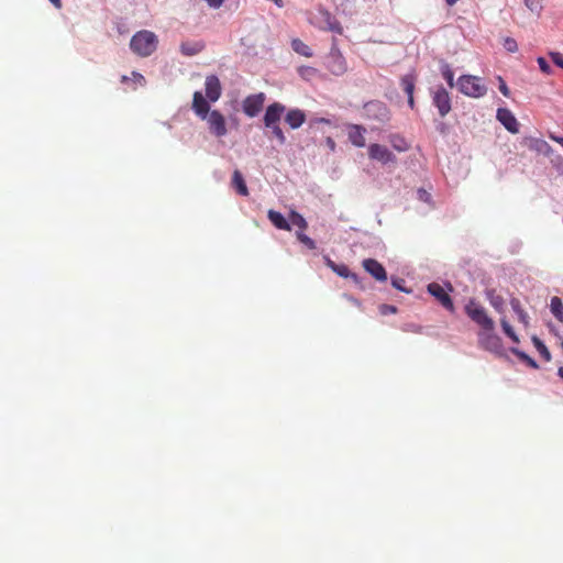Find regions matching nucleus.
Returning a JSON list of instances; mask_svg holds the SVG:
<instances>
[{"instance_id":"56","label":"nucleus","mask_w":563,"mask_h":563,"mask_svg":"<svg viewBox=\"0 0 563 563\" xmlns=\"http://www.w3.org/2000/svg\"><path fill=\"white\" fill-rule=\"evenodd\" d=\"M446 287L449 288L450 291L453 290V287H452V285L450 283L446 284Z\"/></svg>"},{"instance_id":"30","label":"nucleus","mask_w":563,"mask_h":563,"mask_svg":"<svg viewBox=\"0 0 563 563\" xmlns=\"http://www.w3.org/2000/svg\"><path fill=\"white\" fill-rule=\"evenodd\" d=\"M291 48L299 55L301 56H305V57H311L312 56V51L311 48L305 44L299 38H294L291 41Z\"/></svg>"},{"instance_id":"46","label":"nucleus","mask_w":563,"mask_h":563,"mask_svg":"<svg viewBox=\"0 0 563 563\" xmlns=\"http://www.w3.org/2000/svg\"><path fill=\"white\" fill-rule=\"evenodd\" d=\"M325 145H327V147H328L331 152H335L336 144H335V141H334L331 136H328V137L325 139Z\"/></svg>"},{"instance_id":"21","label":"nucleus","mask_w":563,"mask_h":563,"mask_svg":"<svg viewBox=\"0 0 563 563\" xmlns=\"http://www.w3.org/2000/svg\"><path fill=\"white\" fill-rule=\"evenodd\" d=\"M205 48V43L202 41L195 42H183L179 46V51L185 56H195L202 52Z\"/></svg>"},{"instance_id":"31","label":"nucleus","mask_w":563,"mask_h":563,"mask_svg":"<svg viewBox=\"0 0 563 563\" xmlns=\"http://www.w3.org/2000/svg\"><path fill=\"white\" fill-rule=\"evenodd\" d=\"M388 140L391 146L398 152H406L409 148L407 141L399 134H390Z\"/></svg>"},{"instance_id":"50","label":"nucleus","mask_w":563,"mask_h":563,"mask_svg":"<svg viewBox=\"0 0 563 563\" xmlns=\"http://www.w3.org/2000/svg\"><path fill=\"white\" fill-rule=\"evenodd\" d=\"M51 3L56 8V9H60L62 8V0H49Z\"/></svg>"},{"instance_id":"3","label":"nucleus","mask_w":563,"mask_h":563,"mask_svg":"<svg viewBox=\"0 0 563 563\" xmlns=\"http://www.w3.org/2000/svg\"><path fill=\"white\" fill-rule=\"evenodd\" d=\"M465 313L466 316L476 324H478L483 330H494L495 322L488 317L485 308L481 306L475 299H470L465 305Z\"/></svg>"},{"instance_id":"22","label":"nucleus","mask_w":563,"mask_h":563,"mask_svg":"<svg viewBox=\"0 0 563 563\" xmlns=\"http://www.w3.org/2000/svg\"><path fill=\"white\" fill-rule=\"evenodd\" d=\"M267 218L275 228L285 231L291 230L289 221L279 211L269 210L267 213Z\"/></svg>"},{"instance_id":"45","label":"nucleus","mask_w":563,"mask_h":563,"mask_svg":"<svg viewBox=\"0 0 563 563\" xmlns=\"http://www.w3.org/2000/svg\"><path fill=\"white\" fill-rule=\"evenodd\" d=\"M320 123L330 124L331 121L329 119H325V118H314V119L310 120L309 126L312 128L313 125L320 124Z\"/></svg>"},{"instance_id":"10","label":"nucleus","mask_w":563,"mask_h":563,"mask_svg":"<svg viewBox=\"0 0 563 563\" xmlns=\"http://www.w3.org/2000/svg\"><path fill=\"white\" fill-rule=\"evenodd\" d=\"M368 156L373 161H377L384 165L389 163H396V155L389 151L386 146L374 143L368 146Z\"/></svg>"},{"instance_id":"15","label":"nucleus","mask_w":563,"mask_h":563,"mask_svg":"<svg viewBox=\"0 0 563 563\" xmlns=\"http://www.w3.org/2000/svg\"><path fill=\"white\" fill-rule=\"evenodd\" d=\"M192 110L201 120H205L212 111L210 110L209 100L200 91L194 93Z\"/></svg>"},{"instance_id":"41","label":"nucleus","mask_w":563,"mask_h":563,"mask_svg":"<svg viewBox=\"0 0 563 563\" xmlns=\"http://www.w3.org/2000/svg\"><path fill=\"white\" fill-rule=\"evenodd\" d=\"M538 65L540 67V69L544 73V74H550L552 68L550 66V64L547 62V59L544 57H539L538 58Z\"/></svg>"},{"instance_id":"28","label":"nucleus","mask_w":563,"mask_h":563,"mask_svg":"<svg viewBox=\"0 0 563 563\" xmlns=\"http://www.w3.org/2000/svg\"><path fill=\"white\" fill-rule=\"evenodd\" d=\"M416 84V75L413 73L406 74L400 79V86L407 96L413 95Z\"/></svg>"},{"instance_id":"14","label":"nucleus","mask_w":563,"mask_h":563,"mask_svg":"<svg viewBox=\"0 0 563 563\" xmlns=\"http://www.w3.org/2000/svg\"><path fill=\"white\" fill-rule=\"evenodd\" d=\"M285 111L286 107L280 102H274L267 106L263 118L264 125L269 126L279 123Z\"/></svg>"},{"instance_id":"27","label":"nucleus","mask_w":563,"mask_h":563,"mask_svg":"<svg viewBox=\"0 0 563 563\" xmlns=\"http://www.w3.org/2000/svg\"><path fill=\"white\" fill-rule=\"evenodd\" d=\"M440 71L443 77V79L446 81L450 88H453L455 86L454 82V71L449 63L442 60L440 63Z\"/></svg>"},{"instance_id":"13","label":"nucleus","mask_w":563,"mask_h":563,"mask_svg":"<svg viewBox=\"0 0 563 563\" xmlns=\"http://www.w3.org/2000/svg\"><path fill=\"white\" fill-rule=\"evenodd\" d=\"M496 118L508 132L512 134L519 132V122L509 109L499 108Z\"/></svg>"},{"instance_id":"48","label":"nucleus","mask_w":563,"mask_h":563,"mask_svg":"<svg viewBox=\"0 0 563 563\" xmlns=\"http://www.w3.org/2000/svg\"><path fill=\"white\" fill-rule=\"evenodd\" d=\"M323 260L325 265L333 272L338 264L333 262L328 255H324Z\"/></svg>"},{"instance_id":"4","label":"nucleus","mask_w":563,"mask_h":563,"mask_svg":"<svg viewBox=\"0 0 563 563\" xmlns=\"http://www.w3.org/2000/svg\"><path fill=\"white\" fill-rule=\"evenodd\" d=\"M479 345L498 356L505 355V349L501 339L494 332V330H483L478 333Z\"/></svg>"},{"instance_id":"37","label":"nucleus","mask_w":563,"mask_h":563,"mask_svg":"<svg viewBox=\"0 0 563 563\" xmlns=\"http://www.w3.org/2000/svg\"><path fill=\"white\" fill-rule=\"evenodd\" d=\"M296 236L298 241L302 243L305 246H307L309 250H314L317 247L314 240L305 234L303 231H297Z\"/></svg>"},{"instance_id":"55","label":"nucleus","mask_w":563,"mask_h":563,"mask_svg":"<svg viewBox=\"0 0 563 563\" xmlns=\"http://www.w3.org/2000/svg\"><path fill=\"white\" fill-rule=\"evenodd\" d=\"M303 70L313 71L314 69H313V68H311V67L302 68V69L300 70V74H301V75H303Z\"/></svg>"},{"instance_id":"36","label":"nucleus","mask_w":563,"mask_h":563,"mask_svg":"<svg viewBox=\"0 0 563 563\" xmlns=\"http://www.w3.org/2000/svg\"><path fill=\"white\" fill-rule=\"evenodd\" d=\"M290 222H291V224L300 228L301 229L300 231H303L308 227L306 219L300 213H298L296 211L290 212Z\"/></svg>"},{"instance_id":"54","label":"nucleus","mask_w":563,"mask_h":563,"mask_svg":"<svg viewBox=\"0 0 563 563\" xmlns=\"http://www.w3.org/2000/svg\"><path fill=\"white\" fill-rule=\"evenodd\" d=\"M558 375L563 379V366L559 367Z\"/></svg>"},{"instance_id":"18","label":"nucleus","mask_w":563,"mask_h":563,"mask_svg":"<svg viewBox=\"0 0 563 563\" xmlns=\"http://www.w3.org/2000/svg\"><path fill=\"white\" fill-rule=\"evenodd\" d=\"M306 121V114L302 110L295 108L287 111L285 122L290 129H299Z\"/></svg>"},{"instance_id":"38","label":"nucleus","mask_w":563,"mask_h":563,"mask_svg":"<svg viewBox=\"0 0 563 563\" xmlns=\"http://www.w3.org/2000/svg\"><path fill=\"white\" fill-rule=\"evenodd\" d=\"M406 282L404 278H400V277H391V285L394 288H396L397 290H400L402 292H406V294H409L411 292V289L407 288L405 286Z\"/></svg>"},{"instance_id":"26","label":"nucleus","mask_w":563,"mask_h":563,"mask_svg":"<svg viewBox=\"0 0 563 563\" xmlns=\"http://www.w3.org/2000/svg\"><path fill=\"white\" fill-rule=\"evenodd\" d=\"M509 351L516 355L521 362L526 363L529 367L533 368V369H538L539 368V365L538 363L536 362L534 358H532L531 356H529L526 352L512 346L509 349Z\"/></svg>"},{"instance_id":"20","label":"nucleus","mask_w":563,"mask_h":563,"mask_svg":"<svg viewBox=\"0 0 563 563\" xmlns=\"http://www.w3.org/2000/svg\"><path fill=\"white\" fill-rule=\"evenodd\" d=\"M485 297L489 301L490 306L499 313H503L505 310V300L504 298L496 292L494 288L485 289Z\"/></svg>"},{"instance_id":"39","label":"nucleus","mask_w":563,"mask_h":563,"mask_svg":"<svg viewBox=\"0 0 563 563\" xmlns=\"http://www.w3.org/2000/svg\"><path fill=\"white\" fill-rule=\"evenodd\" d=\"M504 47L509 53H516L518 51V44L515 38L506 37L504 41Z\"/></svg>"},{"instance_id":"24","label":"nucleus","mask_w":563,"mask_h":563,"mask_svg":"<svg viewBox=\"0 0 563 563\" xmlns=\"http://www.w3.org/2000/svg\"><path fill=\"white\" fill-rule=\"evenodd\" d=\"M510 306L514 312L517 314L518 320L523 324L525 328H528L530 318L528 313L522 309L520 300L518 298L512 297L510 299Z\"/></svg>"},{"instance_id":"1","label":"nucleus","mask_w":563,"mask_h":563,"mask_svg":"<svg viewBox=\"0 0 563 563\" xmlns=\"http://www.w3.org/2000/svg\"><path fill=\"white\" fill-rule=\"evenodd\" d=\"M158 46L157 35L148 30L137 31L130 40V49L139 57L151 56Z\"/></svg>"},{"instance_id":"47","label":"nucleus","mask_w":563,"mask_h":563,"mask_svg":"<svg viewBox=\"0 0 563 563\" xmlns=\"http://www.w3.org/2000/svg\"><path fill=\"white\" fill-rule=\"evenodd\" d=\"M323 260L325 265L333 272L338 264L333 262L328 255H324Z\"/></svg>"},{"instance_id":"40","label":"nucleus","mask_w":563,"mask_h":563,"mask_svg":"<svg viewBox=\"0 0 563 563\" xmlns=\"http://www.w3.org/2000/svg\"><path fill=\"white\" fill-rule=\"evenodd\" d=\"M533 147L538 152L544 153V154H548L549 151L551 150L550 145L545 141H543V140H534Z\"/></svg>"},{"instance_id":"32","label":"nucleus","mask_w":563,"mask_h":563,"mask_svg":"<svg viewBox=\"0 0 563 563\" xmlns=\"http://www.w3.org/2000/svg\"><path fill=\"white\" fill-rule=\"evenodd\" d=\"M532 343L540 353V355L547 361H551V353L547 345L536 335L532 336Z\"/></svg>"},{"instance_id":"9","label":"nucleus","mask_w":563,"mask_h":563,"mask_svg":"<svg viewBox=\"0 0 563 563\" xmlns=\"http://www.w3.org/2000/svg\"><path fill=\"white\" fill-rule=\"evenodd\" d=\"M265 101V93L258 92L247 96L242 103L243 112L250 117H256L263 109Z\"/></svg>"},{"instance_id":"5","label":"nucleus","mask_w":563,"mask_h":563,"mask_svg":"<svg viewBox=\"0 0 563 563\" xmlns=\"http://www.w3.org/2000/svg\"><path fill=\"white\" fill-rule=\"evenodd\" d=\"M324 65L327 69L335 76H342L347 70L345 58L341 54L340 49L334 45L325 56Z\"/></svg>"},{"instance_id":"23","label":"nucleus","mask_w":563,"mask_h":563,"mask_svg":"<svg viewBox=\"0 0 563 563\" xmlns=\"http://www.w3.org/2000/svg\"><path fill=\"white\" fill-rule=\"evenodd\" d=\"M320 14H321L322 21L325 24L327 30L338 33V34L342 33L343 29H342L340 22L329 11L320 10Z\"/></svg>"},{"instance_id":"12","label":"nucleus","mask_w":563,"mask_h":563,"mask_svg":"<svg viewBox=\"0 0 563 563\" xmlns=\"http://www.w3.org/2000/svg\"><path fill=\"white\" fill-rule=\"evenodd\" d=\"M206 98L210 102H216L222 95V86L217 75H208L205 80Z\"/></svg>"},{"instance_id":"25","label":"nucleus","mask_w":563,"mask_h":563,"mask_svg":"<svg viewBox=\"0 0 563 563\" xmlns=\"http://www.w3.org/2000/svg\"><path fill=\"white\" fill-rule=\"evenodd\" d=\"M232 186L240 196H247L249 189L240 170H234L232 175Z\"/></svg>"},{"instance_id":"8","label":"nucleus","mask_w":563,"mask_h":563,"mask_svg":"<svg viewBox=\"0 0 563 563\" xmlns=\"http://www.w3.org/2000/svg\"><path fill=\"white\" fill-rule=\"evenodd\" d=\"M211 134L217 137L227 135L228 129L223 114L219 110H212L205 119Z\"/></svg>"},{"instance_id":"51","label":"nucleus","mask_w":563,"mask_h":563,"mask_svg":"<svg viewBox=\"0 0 563 563\" xmlns=\"http://www.w3.org/2000/svg\"><path fill=\"white\" fill-rule=\"evenodd\" d=\"M408 106L413 109L415 108V99L413 95L408 96Z\"/></svg>"},{"instance_id":"53","label":"nucleus","mask_w":563,"mask_h":563,"mask_svg":"<svg viewBox=\"0 0 563 563\" xmlns=\"http://www.w3.org/2000/svg\"><path fill=\"white\" fill-rule=\"evenodd\" d=\"M445 3L449 5V7H453L454 4H456L460 0H444Z\"/></svg>"},{"instance_id":"29","label":"nucleus","mask_w":563,"mask_h":563,"mask_svg":"<svg viewBox=\"0 0 563 563\" xmlns=\"http://www.w3.org/2000/svg\"><path fill=\"white\" fill-rule=\"evenodd\" d=\"M550 311L560 322H563V302L560 297L551 298Z\"/></svg>"},{"instance_id":"52","label":"nucleus","mask_w":563,"mask_h":563,"mask_svg":"<svg viewBox=\"0 0 563 563\" xmlns=\"http://www.w3.org/2000/svg\"><path fill=\"white\" fill-rule=\"evenodd\" d=\"M133 76L135 77V80H139V81H144V77L143 75H141L140 73H133Z\"/></svg>"},{"instance_id":"44","label":"nucleus","mask_w":563,"mask_h":563,"mask_svg":"<svg viewBox=\"0 0 563 563\" xmlns=\"http://www.w3.org/2000/svg\"><path fill=\"white\" fill-rule=\"evenodd\" d=\"M379 311L382 314L396 313L397 308L395 306L384 303L380 305Z\"/></svg>"},{"instance_id":"7","label":"nucleus","mask_w":563,"mask_h":563,"mask_svg":"<svg viewBox=\"0 0 563 563\" xmlns=\"http://www.w3.org/2000/svg\"><path fill=\"white\" fill-rule=\"evenodd\" d=\"M431 98L432 104L438 109L440 117H446L452 109L449 91L443 86H439L431 90Z\"/></svg>"},{"instance_id":"16","label":"nucleus","mask_w":563,"mask_h":563,"mask_svg":"<svg viewBox=\"0 0 563 563\" xmlns=\"http://www.w3.org/2000/svg\"><path fill=\"white\" fill-rule=\"evenodd\" d=\"M364 269L378 282L387 280V273L385 267L374 258H366L363 261Z\"/></svg>"},{"instance_id":"17","label":"nucleus","mask_w":563,"mask_h":563,"mask_svg":"<svg viewBox=\"0 0 563 563\" xmlns=\"http://www.w3.org/2000/svg\"><path fill=\"white\" fill-rule=\"evenodd\" d=\"M347 129L349 141L356 147H364L366 129L360 124H349Z\"/></svg>"},{"instance_id":"6","label":"nucleus","mask_w":563,"mask_h":563,"mask_svg":"<svg viewBox=\"0 0 563 563\" xmlns=\"http://www.w3.org/2000/svg\"><path fill=\"white\" fill-rule=\"evenodd\" d=\"M364 113L367 119L375 120L379 123H386L390 119V111L386 103L373 100L364 104Z\"/></svg>"},{"instance_id":"11","label":"nucleus","mask_w":563,"mask_h":563,"mask_svg":"<svg viewBox=\"0 0 563 563\" xmlns=\"http://www.w3.org/2000/svg\"><path fill=\"white\" fill-rule=\"evenodd\" d=\"M428 292L433 296L448 311H454V303L450 295L438 283H430L427 287Z\"/></svg>"},{"instance_id":"33","label":"nucleus","mask_w":563,"mask_h":563,"mask_svg":"<svg viewBox=\"0 0 563 563\" xmlns=\"http://www.w3.org/2000/svg\"><path fill=\"white\" fill-rule=\"evenodd\" d=\"M265 128L271 131L273 137L276 139V141L278 142L279 145H284L286 143V136H285L282 128L279 126V123H276V124H273L269 126H265Z\"/></svg>"},{"instance_id":"35","label":"nucleus","mask_w":563,"mask_h":563,"mask_svg":"<svg viewBox=\"0 0 563 563\" xmlns=\"http://www.w3.org/2000/svg\"><path fill=\"white\" fill-rule=\"evenodd\" d=\"M543 1L544 0H523L525 5L538 16L541 14L543 10Z\"/></svg>"},{"instance_id":"43","label":"nucleus","mask_w":563,"mask_h":563,"mask_svg":"<svg viewBox=\"0 0 563 563\" xmlns=\"http://www.w3.org/2000/svg\"><path fill=\"white\" fill-rule=\"evenodd\" d=\"M498 81H499V91L505 96V97H509L510 96V90L507 86V84L505 82V80L499 76L498 77Z\"/></svg>"},{"instance_id":"2","label":"nucleus","mask_w":563,"mask_h":563,"mask_svg":"<svg viewBox=\"0 0 563 563\" xmlns=\"http://www.w3.org/2000/svg\"><path fill=\"white\" fill-rule=\"evenodd\" d=\"M456 86L461 93L471 98H482L487 93V87L477 76L462 75L459 77Z\"/></svg>"},{"instance_id":"42","label":"nucleus","mask_w":563,"mask_h":563,"mask_svg":"<svg viewBox=\"0 0 563 563\" xmlns=\"http://www.w3.org/2000/svg\"><path fill=\"white\" fill-rule=\"evenodd\" d=\"M552 62L558 66L563 68V55L559 52H551L550 53Z\"/></svg>"},{"instance_id":"49","label":"nucleus","mask_w":563,"mask_h":563,"mask_svg":"<svg viewBox=\"0 0 563 563\" xmlns=\"http://www.w3.org/2000/svg\"><path fill=\"white\" fill-rule=\"evenodd\" d=\"M550 137L563 147V136H555L551 134Z\"/></svg>"},{"instance_id":"34","label":"nucleus","mask_w":563,"mask_h":563,"mask_svg":"<svg viewBox=\"0 0 563 563\" xmlns=\"http://www.w3.org/2000/svg\"><path fill=\"white\" fill-rule=\"evenodd\" d=\"M500 324H501V328H503V331L504 333L514 342V343H519L520 340H519V336L517 335V333L515 332L514 328L510 325V323L505 319L503 318L500 320Z\"/></svg>"},{"instance_id":"19","label":"nucleus","mask_w":563,"mask_h":563,"mask_svg":"<svg viewBox=\"0 0 563 563\" xmlns=\"http://www.w3.org/2000/svg\"><path fill=\"white\" fill-rule=\"evenodd\" d=\"M333 272L340 277L351 279L356 286L363 288L362 282L364 278L356 273H352L345 264H338Z\"/></svg>"}]
</instances>
